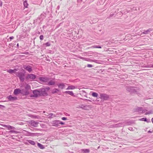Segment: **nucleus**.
<instances>
[{"label":"nucleus","instance_id":"40","mask_svg":"<svg viewBox=\"0 0 153 153\" xmlns=\"http://www.w3.org/2000/svg\"><path fill=\"white\" fill-rule=\"evenodd\" d=\"M87 67H88V68H91V67H93V66L92 65L88 64L87 65Z\"/></svg>","mask_w":153,"mask_h":153},{"label":"nucleus","instance_id":"55","mask_svg":"<svg viewBox=\"0 0 153 153\" xmlns=\"http://www.w3.org/2000/svg\"><path fill=\"white\" fill-rule=\"evenodd\" d=\"M25 54H28V52H26L25 53Z\"/></svg>","mask_w":153,"mask_h":153},{"label":"nucleus","instance_id":"47","mask_svg":"<svg viewBox=\"0 0 153 153\" xmlns=\"http://www.w3.org/2000/svg\"><path fill=\"white\" fill-rule=\"evenodd\" d=\"M2 5V1H0V6L1 7Z\"/></svg>","mask_w":153,"mask_h":153},{"label":"nucleus","instance_id":"21","mask_svg":"<svg viewBox=\"0 0 153 153\" xmlns=\"http://www.w3.org/2000/svg\"><path fill=\"white\" fill-rule=\"evenodd\" d=\"M60 90L57 88H54L51 91V93L53 94H54L55 93H56L58 92H59Z\"/></svg>","mask_w":153,"mask_h":153},{"label":"nucleus","instance_id":"12","mask_svg":"<svg viewBox=\"0 0 153 153\" xmlns=\"http://www.w3.org/2000/svg\"><path fill=\"white\" fill-rule=\"evenodd\" d=\"M39 79L40 81L44 82H47L48 80L47 77H40Z\"/></svg>","mask_w":153,"mask_h":153},{"label":"nucleus","instance_id":"13","mask_svg":"<svg viewBox=\"0 0 153 153\" xmlns=\"http://www.w3.org/2000/svg\"><path fill=\"white\" fill-rule=\"evenodd\" d=\"M21 90L17 88L14 90L13 94L15 95H16L19 94H21Z\"/></svg>","mask_w":153,"mask_h":153},{"label":"nucleus","instance_id":"5","mask_svg":"<svg viewBox=\"0 0 153 153\" xmlns=\"http://www.w3.org/2000/svg\"><path fill=\"white\" fill-rule=\"evenodd\" d=\"M100 98L103 100H107L109 98V96L105 94H101L100 95Z\"/></svg>","mask_w":153,"mask_h":153},{"label":"nucleus","instance_id":"15","mask_svg":"<svg viewBox=\"0 0 153 153\" xmlns=\"http://www.w3.org/2000/svg\"><path fill=\"white\" fill-rule=\"evenodd\" d=\"M5 127L7 128L8 130H10L13 129L15 128L13 126H10L9 125H4V126Z\"/></svg>","mask_w":153,"mask_h":153},{"label":"nucleus","instance_id":"29","mask_svg":"<svg viewBox=\"0 0 153 153\" xmlns=\"http://www.w3.org/2000/svg\"><path fill=\"white\" fill-rule=\"evenodd\" d=\"M25 90H27V91H29V90L30 89V86L28 84H27L25 86Z\"/></svg>","mask_w":153,"mask_h":153},{"label":"nucleus","instance_id":"9","mask_svg":"<svg viewBox=\"0 0 153 153\" xmlns=\"http://www.w3.org/2000/svg\"><path fill=\"white\" fill-rule=\"evenodd\" d=\"M39 123L38 122L33 120H31L29 124L30 125L33 126L34 127H37L38 126Z\"/></svg>","mask_w":153,"mask_h":153},{"label":"nucleus","instance_id":"57","mask_svg":"<svg viewBox=\"0 0 153 153\" xmlns=\"http://www.w3.org/2000/svg\"><path fill=\"white\" fill-rule=\"evenodd\" d=\"M25 144H28V143H25Z\"/></svg>","mask_w":153,"mask_h":153},{"label":"nucleus","instance_id":"56","mask_svg":"<svg viewBox=\"0 0 153 153\" xmlns=\"http://www.w3.org/2000/svg\"><path fill=\"white\" fill-rule=\"evenodd\" d=\"M50 114L51 115V116H52V115H53V114H52H52Z\"/></svg>","mask_w":153,"mask_h":153},{"label":"nucleus","instance_id":"25","mask_svg":"<svg viewBox=\"0 0 153 153\" xmlns=\"http://www.w3.org/2000/svg\"><path fill=\"white\" fill-rule=\"evenodd\" d=\"M55 84V82L54 81L52 80H51L48 82L47 85H53Z\"/></svg>","mask_w":153,"mask_h":153},{"label":"nucleus","instance_id":"52","mask_svg":"<svg viewBox=\"0 0 153 153\" xmlns=\"http://www.w3.org/2000/svg\"><path fill=\"white\" fill-rule=\"evenodd\" d=\"M59 6H58L57 7V9H59Z\"/></svg>","mask_w":153,"mask_h":153},{"label":"nucleus","instance_id":"36","mask_svg":"<svg viewBox=\"0 0 153 153\" xmlns=\"http://www.w3.org/2000/svg\"><path fill=\"white\" fill-rule=\"evenodd\" d=\"M153 111L151 110L149 111L148 112H146L145 113V114L147 115L148 114H153Z\"/></svg>","mask_w":153,"mask_h":153},{"label":"nucleus","instance_id":"3","mask_svg":"<svg viewBox=\"0 0 153 153\" xmlns=\"http://www.w3.org/2000/svg\"><path fill=\"white\" fill-rule=\"evenodd\" d=\"M16 75L19 78L21 82H23L24 81L25 73L18 72L16 73Z\"/></svg>","mask_w":153,"mask_h":153},{"label":"nucleus","instance_id":"41","mask_svg":"<svg viewBox=\"0 0 153 153\" xmlns=\"http://www.w3.org/2000/svg\"><path fill=\"white\" fill-rule=\"evenodd\" d=\"M59 124L63 125L65 124V123L62 121H61L59 120Z\"/></svg>","mask_w":153,"mask_h":153},{"label":"nucleus","instance_id":"26","mask_svg":"<svg viewBox=\"0 0 153 153\" xmlns=\"http://www.w3.org/2000/svg\"><path fill=\"white\" fill-rule=\"evenodd\" d=\"M30 135L31 136H35L39 135L40 134V133H30Z\"/></svg>","mask_w":153,"mask_h":153},{"label":"nucleus","instance_id":"64","mask_svg":"<svg viewBox=\"0 0 153 153\" xmlns=\"http://www.w3.org/2000/svg\"><path fill=\"white\" fill-rule=\"evenodd\" d=\"M152 103L153 104V102H152Z\"/></svg>","mask_w":153,"mask_h":153},{"label":"nucleus","instance_id":"39","mask_svg":"<svg viewBox=\"0 0 153 153\" xmlns=\"http://www.w3.org/2000/svg\"><path fill=\"white\" fill-rule=\"evenodd\" d=\"M114 15V13L112 12H111L110 13V14L108 17V18H110L111 17H112Z\"/></svg>","mask_w":153,"mask_h":153},{"label":"nucleus","instance_id":"62","mask_svg":"<svg viewBox=\"0 0 153 153\" xmlns=\"http://www.w3.org/2000/svg\"><path fill=\"white\" fill-rule=\"evenodd\" d=\"M43 27H44V26H43Z\"/></svg>","mask_w":153,"mask_h":153},{"label":"nucleus","instance_id":"61","mask_svg":"<svg viewBox=\"0 0 153 153\" xmlns=\"http://www.w3.org/2000/svg\"><path fill=\"white\" fill-rule=\"evenodd\" d=\"M68 116H69V115H69V114H68Z\"/></svg>","mask_w":153,"mask_h":153},{"label":"nucleus","instance_id":"33","mask_svg":"<svg viewBox=\"0 0 153 153\" xmlns=\"http://www.w3.org/2000/svg\"><path fill=\"white\" fill-rule=\"evenodd\" d=\"M122 15V13L121 12H119L117 14V17H120Z\"/></svg>","mask_w":153,"mask_h":153},{"label":"nucleus","instance_id":"11","mask_svg":"<svg viewBox=\"0 0 153 153\" xmlns=\"http://www.w3.org/2000/svg\"><path fill=\"white\" fill-rule=\"evenodd\" d=\"M46 14L43 13L41 14L40 16L39 17L38 19L40 20V21H42L46 17Z\"/></svg>","mask_w":153,"mask_h":153},{"label":"nucleus","instance_id":"37","mask_svg":"<svg viewBox=\"0 0 153 153\" xmlns=\"http://www.w3.org/2000/svg\"><path fill=\"white\" fill-rule=\"evenodd\" d=\"M146 119L147 118L146 117H143L139 119V120L146 122Z\"/></svg>","mask_w":153,"mask_h":153},{"label":"nucleus","instance_id":"20","mask_svg":"<svg viewBox=\"0 0 153 153\" xmlns=\"http://www.w3.org/2000/svg\"><path fill=\"white\" fill-rule=\"evenodd\" d=\"M143 108L142 107H137L135 109V111L137 112H140L142 110Z\"/></svg>","mask_w":153,"mask_h":153},{"label":"nucleus","instance_id":"17","mask_svg":"<svg viewBox=\"0 0 153 153\" xmlns=\"http://www.w3.org/2000/svg\"><path fill=\"white\" fill-rule=\"evenodd\" d=\"M81 151L82 152L84 153H89L90 152V150L88 149H81Z\"/></svg>","mask_w":153,"mask_h":153},{"label":"nucleus","instance_id":"53","mask_svg":"<svg viewBox=\"0 0 153 153\" xmlns=\"http://www.w3.org/2000/svg\"><path fill=\"white\" fill-rule=\"evenodd\" d=\"M20 124L21 125H23V123L21 122Z\"/></svg>","mask_w":153,"mask_h":153},{"label":"nucleus","instance_id":"22","mask_svg":"<svg viewBox=\"0 0 153 153\" xmlns=\"http://www.w3.org/2000/svg\"><path fill=\"white\" fill-rule=\"evenodd\" d=\"M37 146L41 149H43L45 148V146L39 143H37Z\"/></svg>","mask_w":153,"mask_h":153},{"label":"nucleus","instance_id":"38","mask_svg":"<svg viewBox=\"0 0 153 153\" xmlns=\"http://www.w3.org/2000/svg\"><path fill=\"white\" fill-rule=\"evenodd\" d=\"M44 38V36L42 35H41L39 36V38L40 40H43Z\"/></svg>","mask_w":153,"mask_h":153},{"label":"nucleus","instance_id":"27","mask_svg":"<svg viewBox=\"0 0 153 153\" xmlns=\"http://www.w3.org/2000/svg\"><path fill=\"white\" fill-rule=\"evenodd\" d=\"M16 70L15 69H14V70L10 69L8 70H7V71L9 73L12 74L13 73H14L15 72V71H16Z\"/></svg>","mask_w":153,"mask_h":153},{"label":"nucleus","instance_id":"46","mask_svg":"<svg viewBox=\"0 0 153 153\" xmlns=\"http://www.w3.org/2000/svg\"><path fill=\"white\" fill-rule=\"evenodd\" d=\"M14 38L13 36H12L10 37L9 39H10V40H11L12 39H13Z\"/></svg>","mask_w":153,"mask_h":153},{"label":"nucleus","instance_id":"49","mask_svg":"<svg viewBox=\"0 0 153 153\" xmlns=\"http://www.w3.org/2000/svg\"><path fill=\"white\" fill-rule=\"evenodd\" d=\"M85 100H87V101H88L91 102V101L90 100H89L85 99Z\"/></svg>","mask_w":153,"mask_h":153},{"label":"nucleus","instance_id":"59","mask_svg":"<svg viewBox=\"0 0 153 153\" xmlns=\"http://www.w3.org/2000/svg\"><path fill=\"white\" fill-rule=\"evenodd\" d=\"M0 106H3V107H4V106H3V105H0Z\"/></svg>","mask_w":153,"mask_h":153},{"label":"nucleus","instance_id":"1","mask_svg":"<svg viewBox=\"0 0 153 153\" xmlns=\"http://www.w3.org/2000/svg\"><path fill=\"white\" fill-rule=\"evenodd\" d=\"M50 89V88L47 86L37 89L33 91V94L31 97H37L40 96H47L48 95V92Z\"/></svg>","mask_w":153,"mask_h":153},{"label":"nucleus","instance_id":"23","mask_svg":"<svg viewBox=\"0 0 153 153\" xmlns=\"http://www.w3.org/2000/svg\"><path fill=\"white\" fill-rule=\"evenodd\" d=\"M58 86L59 88L63 89L64 88L65 85L63 83H60L58 85Z\"/></svg>","mask_w":153,"mask_h":153},{"label":"nucleus","instance_id":"6","mask_svg":"<svg viewBox=\"0 0 153 153\" xmlns=\"http://www.w3.org/2000/svg\"><path fill=\"white\" fill-rule=\"evenodd\" d=\"M23 68L29 73H30L32 71V67L29 65H23Z\"/></svg>","mask_w":153,"mask_h":153},{"label":"nucleus","instance_id":"7","mask_svg":"<svg viewBox=\"0 0 153 153\" xmlns=\"http://www.w3.org/2000/svg\"><path fill=\"white\" fill-rule=\"evenodd\" d=\"M21 91V94L23 96L27 95L30 94L29 91H27L25 89H22Z\"/></svg>","mask_w":153,"mask_h":153},{"label":"nucleus","instance_id":"19","mask_svg":"<svg viewBox=\"0 0 153 153\" xmlns=\"http://www.w3.org/2000/svg\"><path fill=\"white\" fill-rule=\"evenodd\" d=\"M64 93L66 94H68L72 96H74V94L72 91H66L64 92Z\"/></svg>","mask_w":153,"mask_h":153},{"label":"nucleus","instance_id":"32","mask_svg":"<svg viewBox=\"0 0 153 153\" xmlns=\"http://www.w3.org/2000/svg\"><path fill=\"white\" fill-rule=\"evenodd\" d=\"M92 95L94 97H97L98 95L97 93L93 92L92 94Z\"/></svg>","mask_w":153,"mask_h":153},{"label":"nucleus","instance_id":"43","mask_svg":"<svg viewBox=\"0 0 153 153\" xmlns=\"http://www.w3.org/2000/svg\"><path fill=\"white\" fill-rule=\"evenodd\" d=\"M147 111V110H143L142 109V110L141 111L142 112H141V113H144Z\"/></svg>","mask_w":153,"mask_h":153},{"label":"nucleus","instance_id":"63","mask_svg":"<svg viewBox=\"0 0 153 153\" xmlns=\"http://www.w3.org/2000/svg\"><path fill=\"white\" fill-rule=\"evenodd\" d=\"M43 27H44V26H43Z\"/></svg>","mask_w":153,"mask_h":153},{"label":"nucleus","instance_id":"60","mask_svg":"<svg viewBox=\"0 0 153 153\" xmlns=\"http://www.w3.org/2000/svg\"><path fill=\"white\" fill-rule=\"evenodd\" d=\"M152 67H153V65H152Z\"/></svg>","mask_w":153,"mask_h":153},{"label":"nucleus","instance_id":"14","mask_svg":"<svg viewBox=\"0 0 153 153\" xmlns=\"http://www.w3.org/2000/svg\"><path fill=\"white\" fill-rule=\"evenodd\" d=\"M152 30V28H149L146 30H144L142 33V34H148Z\"/></svg>","mask_w":153,"mask_h":153},{"label":"nucleus","instance_id":"18","mask_svg":"<svg viewBox=\"0 0 153 153\" xmlns=\"http://www.w3.org/2000/svg\"><path fill=\"white\" fill-rule=\"evenodd\" d=\"M76 88L75 87V86L74 85H71L68 86V88H66V90H72L74 89L75 88Z\"/></svg>","mask_w":153,"mask_h":153},{"label":"nucleus","instance_id":"16","mask_svg":"<svg viewBox=\"0 0 153 153\" xmlns=\"http://www.w3.org/2000/svg\"><path fill=\"white\" fill-rule=\"evenodd\" d=\"M123 123H118L117 124H115V125H113V127H120V126H123Z\"/></svg>","mask_w":153,"mask_h":153},{"label":"nucleus","instance_id":"34","mask_svg":"<svg viewBox=\"0 0 153 153\" xmlns=\"http://www.w3.org/2000/svg\"><path fill=\"white\" fill-rule=\"evenodd\" d=\"M90 61L91 62H94L96 63H99L100 62L99 60L97 59H90Z\"/></svg>","mask_w":153,"mask_h":153},{"label":"nucleus","instance_id":"58","mask_svg":"<svg viewBox=\"0 0 153 153\" xmlns=\"http://www.w3.org/2000/svg\"><path fill=\"white\" fill-rule=\"evenodd\" d=\"M35 130H38V129H37V128H36V129H35Z\"/></svg>","mask_w":153,"mask_h":153},{"label":"nucleus","instance_id":"8","mask_svg":"<svg viewBox=\"0 0 153 153\" xmlns=\"http://www.w3.org/2000/svg\"><path fill=\"white\" fill-rule=\"evenodd\" d=\"M9 100L10 101H13L17 100V98L16 97H13L11 95H10L7 97Z\"/></svg>","mask_w":153,"mask_h":153},{"label":"nucleus","instance_id":"30","mask_svg":"<svg viewBox=\"0 0 153 153\" xmlns=\"http://www.w3.org/2000/svg\"><path fill=\"white\" fill-rule=\"evenodd\" d=\"M50 45H51V44L49 42H47L46 43H44L43 44V46H46V47L49 46Z\"/></svg>","mask_w":153,"mask_h":153},{"label":"nucleus","instance_id":"48","mask_svg":"<svg viewBox=\"0 0 153 153\" xmlns=\"http://www.w3.org/2000/svg\"><path fill=\"white\" fill-rule=\"evenodd\" d=\"M82 1V0H77V1L78 2H81Z\"/></svg>","mask_w":153,"mask_h":153},{"label":"nucleus","instance_id":"10","mask_svg":"<svg viewBox=\"0 0 153 153\" xmlns=\"http://www.w3.org/2000/svg\"><path fill=\"white\" fill-rule=\"evenodd\" d=\"M59 120H54L53 122L52 126L58 127L59 126Z\"/></svg>","mask_w":153,"mask_h":153},{"label":"nucleus","instance_id":"28","mask_svg":"<svg viewBox=\"0 0 153 153\" xmlns=\"http://www.w3.org/2000/svg\"><path fill=\"white\" fill-rule=\"evenodd\" d=\"M23 4L25 7L27 8L28 4L27 3V0H25Z\"/></svg>","mask_w":153,"mask_h":153},{"label":"nucleus","instance_id":"54","mask_svg":"<svg viewBox=\"0 0 153 153\" xmlns=\"http://www.w3.org/2000/svg\"><path fill=\"white\" fill-rule=\"evenodd\" d=\"M17 47H19V44H18H18H17Z\"/></svg>","mask_w":153,"mask_h":153},{"label":"nucleus","instance_id":"31","mask_svg":"<svg viewBox=\"0 0 153 153\" xmlns=\"http://www.w3.org/2000/svg\"><path fill=\"white\" fill-rule=\"evenodd\" d=\"M19 131H15V130H10L9 131V133L10 134H12V133H15V134H17L18 133H19Z\"/></svg>","mask_w":153,"mask_h":153},{"label":"nucleus","instance_id":"2","mask_svg":"<svg viewBox=\"0 0 153 153\" xmlns=\"http://www.w3.org/2000/svg\"><path fill=\"white\" fill-rule=\"evenodd\" d=\"M36 76L33 74H28L25 78V79L27 82L34 81L36 78Z\"/></svg>","mask_w":153,"mask_h":153},{"label":"nucleus","instance_id":"45","mask_svg":"<svg viewBox=\"0 0 153 153\" xmlns=\"http://www.w3.org/2000/svg\"><path fill=\"white\" fill-rule=\"evenodd\" d=\"M128 129L130 131L133 130V128L131 127H129L128 128Z\"/></svg>","mask_w":153,"mask_h":153},{"label":"nucleus","instance_id":"35","mask_svg":"<svg viewBox=\"0 0 153 153\" xmlns=\"http://www.w3.org/2000/svg\"><path fill=\"white\" fill-rule=\"evenodd\" d=\"M92 48H101L102 47L100 45H94L92 46Z\"/></svg>","mask_w":153,"mask_h":153},{"label":"nucleus","instance_id":"4","mask_svg":"<svg viewBox=\"0 0 153 153\" xmlns=\"http://www.w3.org/2000/svg\"><path fill=\"white\" fill-rule=\"evenodd\" d=\"M126 89L127 91L131 93H135L137 92L136 90L133 87L128 86L126 87Z\"/></svg>","mask_w":153,"mask_h":153},{"label":"nucleus","instance_id":"44","mask_svg":"<svg viewBox=\"0 0 153 153\" xmlns=\"http://www.w3.org/2000/svg\"><path fill=\"white\" fill-rule=\"evenodd\" d=\"M62 119L63 120H65L67 119V118L66 117H62Z\"/></svg>","mask_w":153,"mask_h":153},{"label":"nucleus","instance_id":"51","mask_svg":"<svg viewBox=\"0 0 153 153\" xmlns=\"http://www.w3.org/2000/svg\"><path fill=\"white\" fill-rule=\"evenodd\" d=\"M152 132V131H151L150 130H149L148 131V133H151Z\"/></svg>","mask_w":153,"mask_h":153},{"label":"nucleus","instance_id":"50","mask_svg":"<svg viewBox=\"0 0 153 153\" xmlns=\"http://www.w3.org/2000/svg\"><path fill=\"white\" fill-rule=\"evenodd\" d=\"M151 120L152 123H153V117L152 118Z\"/></svg>","mask_w":153,"mask_h":153},{"label":"nucleus","instance_id":"24","mask_svg":"<svg viewBox=\"0 0 153 153\" xmlns=\"http://www.w3.org/2000/svg\"><path fill=\"white\" fill-rule=\"evenodd\" d=\"M27 141L28 143H30V144L32 145L35 146V142H34L33 141L29 140H27Z\"/></svg>","mask_w":153,"mask_h":153},{"label":"nucleus","instance_id":"42","mask_svg":"<svg viewBox=\"0 0 153 153\" xmlns=\"http://www.w3.org/2000/svg\"><path fill=\"white\" fill-rule=\"evenodd\" d=\"M147 123H149L151 122L150 120V119H147L146 121Z\"/></svg>","mask_w":153,"mask_h":153}]
</instances>
